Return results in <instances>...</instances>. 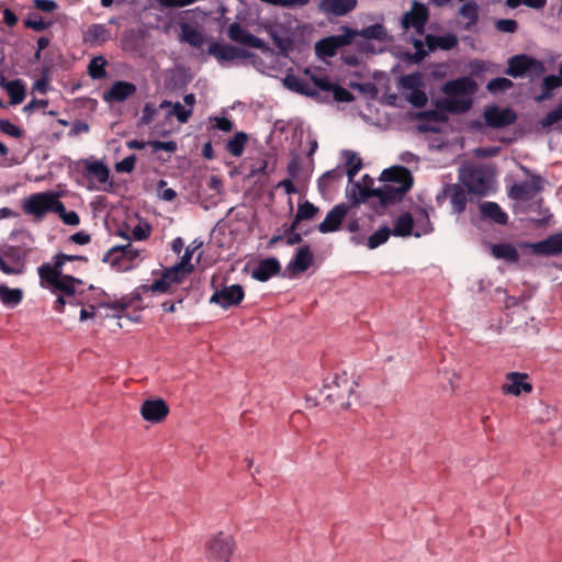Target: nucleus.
<instances>
[{
    "label": "nucleus",
    "instance_id": "obj_1",
    "mask_svg": "<svg viewBox=\"0 0 562 562\" xmlns=\"http://www.w3.org/2000/svg\"><path fill=\"white\" fill-rule=\"evenodd\" d=\"M356 383L347 372H335L324 380L321 393L328 405L346 409L350 406V397L355 393Z\"/></svg>",
    "mask_w": 562,
    "mask_h": 562
},
{
    "label": "nucleus",
    "instance_id": "obj_2",
    "mask_svg": "<svg viewBox=\"0 0 562 562\" xmlns=\"http://www.w3.org/2000/svg\"><path fill=\"white\" fill-rule=\"evenodd\" d=\"M37 273L41 286L49 289L54 294L60 292V295L67 297H75L77 285L82 284L80 279L59 271V263H57V267H50V263L45 262L37 268Z\"/></svg>",
    "mask_w": 562,
    "mask_h": 562
},
{
    "label": "nucleus",
    "instance_id": "obj_3",
    "mask_svg": "<svg viewBox=\"0 0 562 562\" xmlns=\"http://www.w3.org/2000/svg\"><path fill=\"white\" fill-rule=\"evenodd\" d=\"M23 211L41 221L48 212H64V203L53 191L38 192L24 201Z\"/></svg>",
    "mask_w": 562,
    "mask_h": 562
},
{
    "label": "nucleus",
    "instance_id": "obj_4",
    "mask_svg": "<svg viewBox=\"0 0 562 562\" xmlns=\"http://www.w3.org/2000/svg\"><path fill=\"white\" fill-rule=\"evenodd\" d=\"M459 180L470 193L479 196L486 195L491 187V175L482 166H470L460 169Z\"/></svg>",
    "mask_w": 562,
    "mask_h": 562
},
{
    "label": "nucleus",
    "instance_id": "obj_5",
    "mask_svg": "<svg viewBox=\"0 0 562 562\" xmlns=\"http://www.w3.org/2000/svg\"><path fill=\"white\" fill-rule=\"evenodd\" d=\"M235 549L236 541L234 537L221 531L206 541V559L210 562H229Z\"/></svg>",
    "mask_w": 562,
    "mask_h": 562
},
{
    "label": "nucleus",
    "instance_id": "obj_6",
    "mask_svg": "<svg viewBox=\"0 0 562 562\" xmlns=\"http://www.w3.org/2000/svg\"><path fill=\"white\" fill-rule=\"evenodd\" d=\"M357 187L359 188V198L357 199L358 203L364 202L371 196H375L379 198L381 204L384 206L400 202L408 191L407 183L402 187H395L392 183H384L378 189L360 188L359 184H357Z\"/></svg>",
    "mask_w": 562,
    "mask_h": 562
},
{
    "label": "nucleus",
    "instance_id": "obj_7",
    "mask_svg": "<svg viewBox=\"0 0 562 562\" xmlns=\"http://www.w3.org/2000/svg\"><path fill=\"white\" fill-rule=\"evenodd\" d=\"M546 71L543 63L525 54L509 58L506 74L514 78H520L527 72L532 76H541Z\"/></svg>",
    "mask_w": 562,
    "mask_h": 562
},
{
    "label": "nucleus",
    "instance_id": "obj_8",
    "mask_svg": "<svg viewBox=\"0 0 562 562\" xmlns=\"http://www.w3.org/2000/svg\"><path fill=\"white\" fill-rule=\"evenodd\" d=\"M27 255L26 250H21L13 246H8L0 252V270L4 274L19 276L25 271L24 259Z\"/></svg>",
    "mask_w": 562,
    "mask_h": 562
},
{
    "label": "nucleus",
    "instance_id": "obj_9",
    "mask_svg": "<svg viewBox=\"0 0 562 562\" xmlns=\"http://www.w3.org/2000/svg\"><path fill=\"white\" fill-rule=\"evenodd\" d=\"M139 256L138 249H135L128 241L126 245L112 247L103 258L104 262L117 266L120 269L132 268L133 261Z\"/></svg>",
    "mask_w": 562,
    "mask_h": 562
},
{
    "label": "nucleus",
    "instance_id": "obj_10",
    "mask_svg": "<svg viewBox=\"0 0 562 562\" xmlns=\"http://www.w3.org/2000/svg\"><path fill=\"white\" fill-rule=\"evenodd\" d=\"M355 36V31L348 29L346 34L322 38L315 44V53L322 58L334 57L337 50L350 44Z\"/></svg>",
    "mask_w": 562,
    "mask_h": 562
},
{
    "label": "nucleus",
    "instance_id": "obj_11",
    "mask_svg": "<svg viewBox=\"0 0 562 562\" xmlns=\"http://www.w3.org/2000/svg\"><path fill=\"white\" fill-rule=\"evenodd\" d=\"M245 297V292L241 285L233 284L223 286L220 290H215V292L210 297V303L216 304L224 310H227L232 306H237Z\"/></svg>",
    "mask_w": 562,
    "mask_h": 562
},
{
    "label": "nucleus",
    "instance_id": "obj_12",
    "mask_svg": "<svg viewBox=\"0 0 562 562\" xmlns=\"http://www.w3.org/2000/svg\"><path fill=\"white\" fill-rule=\"evenodd\" d=\"M429 12L424 3L414 1L408 12L402 18V25L405 30L414 29L417 34H423L428 21Z\"/></svg>",
    "mask_w": 562,
    "mask_h": 562
},
{
    "label": "nucleus",
    "instance_id": "obj_13",
    "mask_svg": "<svg viewBox=\"0 0 562 562\" xmlns=\"http://www.w3.org/2000/svg\"><path fill=\"white\" fill-rule=\"evenodd\" d=\"M516 113L509 109H501L496 105L486 108L484 111V120L487 126L493 128H503L515 123Z\"/></svg>",
    "mask_w": 562,
    "mask_h": 562
},
{
    "label": "nucleus",
    "instance_id": "obj_14",
    "mask_svg": "<svg viewBox=\"0 0 562 562\" xmlns=\"http://www.w3.org/2000/svg\"><path fill=\"white\" fill-rule=\"evenodd\" d=\"M542 190V178L535 176L529 180L515 183L509 190V196L517 201L533 199Z\"/></svg>",
    "mask_w": 562,
    "mask_h": 562
},
{
    "label": "nucleus",
    "instance_id": "obj_15",
    "mask_svg": "<svg viewBox=\"0 0 562 562\" xmlns=\"http://www.w3.org/2000/svg\"><path fill=\"white\" fill-rule=\"evenodd\" d=\"M169 406L162 398L146 400L140 406V415L146 422L158 424L166 419Z\"/></svg>",
    "mask_w": 562,
    "mask_h": 562
},
{
    "label": "nucleus",
    "instance_id": "obj_16",
    "mask_svg": "<svg viewBox=\"0 0 562 562\" xmlns=\"http://www.w3.org/2000/svg\"><path fill=\"white\" fill-rule=\"evenodd\" d=\"M476 90L477 83L468 76L448 80L442 86V92L448 97L465 95L472 98Z\"/></svg>",
    "mask_w": 562,
    "mask_h": 562
},
{
    "label": "nucleus",
    "instance_id": "obj_17",
    "mask_svg": "<svg viewBox=\"0 0 562 562\" xmlns=\"http://www.w3.org/2000/svg\"><path fill=\"white\" fill-rule=\"evenodd\" d=\"M349 211V205L339 203L335 205L326 215L324 221L319 223L317 229L322 234L334 233L339 229L344 218Z\"/></svg>",
    "mask_w": 562,
    "mask_h": 562
},
{
    "label": "nucleus",
    "instance_id": "obj_18",
    "mask_svg": "<svg viewBox=\"0 0 562 562\" xmlns=\"http://www.w3.org/2000/svg\"><path fill=\"white\" fill-rule=\"evenodd\" d=\"M528 375L519 372H510L506 375V382L502 386L504 394H512L515 396L521 393H530L532 385L527 381Z\"/></svg>",
    "mask_w": 562,
    "mask_h": 562
},
{
    "label": "nucleus",
    "instance_id": "obj_19",
    "mask_svg": "<svg viewBox=\"0 0 562 562\" xmlns=\"http://www.w3.org/2000/svg\"><path fill=\"white\" fill-rule=\"evenodd\" d=\"M136 90L137 88L134 83L119 80L115 81L111 88L103 93V100L105 102H124L133 94H135Z\"/></svg>",
    "mask_w": 562,
    "mask_h": 562
},
{
    "label": "nucleus",
    "instance_id": "obj_20",
    "mask_svg": "<svg viewBox=\"0 0 562 562\" xmlns=\"http://www.w3.org/2000/svg\"><path fill=\"white\" fill-rule=\"evenodd\" d=\"M227 36L236 43H240L250 47L260 48L263 45L261 38L249 33L239 23L234 22L227 27Z\"/></svg>",
    "mask_w": 562,
    "mask_h": 562
},
{
    "label": "nucleus",
    "instance_id": "obj_21",
    "mask_svg": "<svg viewBox=\"0 0 562 562\" xmlns=\"http://www.w3.org/2000/svg\"><path fill=\"white\" fill-rule=\"evenodd\" d=\"M313 263V254L308 245L297 249L294 258L288 263L286 270L291 276L305 272Z\"/></svg>",
    "mask_w": 562,
    "mask_h": 562
},
{
    "label": "nucleus",
    "instance_id": "obj_22",
    "mask_svg": "<svg viewBox=\"0 0 562 562\" xmlns=\"http://www.w3.org/2000/svg\"><path fill=\"white\" fill-rule=\"evenodd\" d=\"M83 173L100 184H105L110 179V170L101 160L82 159Z\"/></svg>",
    "mask_w": 562,
    "mask_h": 562
},
{
    "label": "nucleus",
    "instance_id": "obj_23",
    "mask_svg": "<svg viewBox=\"0 0 562 562\" xmlns=\"http://www.w3.org/2000/svg\"><path fill=\"white\" fill-rule=\"evenodd\" d=\"M381 180L384 183H392L395 187H402L407 182L408 190L413 186V178L409 170L402 166H395L383 170L381 173Z\"/></svg>",
    "mask_w": 562,
    "mask_h": 562
},
{
    "label": "nucleus",
    "instance_id": "obj_24",
    "mask_svg": "<svg viewBox=\"0 0 562 562\" xmlns=\"http://www.w3.org/2000/svg\"><path fill=\"white\" fill-rule=\"evenodd\" d=\"M442 193L450 199L453 213L461 214L465 211L468 196L463 187L460 184H447Z\"/></svg>",
    "mask_w": 562,
    "mask_h": 562
},
{
    "label": "nucleus",
    "instance_id": "obj_25",
    "mask_svg": "<svg viewBox=\"0 0 562 562\" xmlns=\"http://www.w3.org/2000/svg\"><path fill=\"white\" fill-rule=\"evenodd\" d=\"M281 270L279 260L274 257L262 259L252 270L251 277L260 282L268 281L271 277L277 276Z\"/></svg>",
    "mask_w": 562,
    "mask_h": 562
},
{
    "label": "nucleus",
    "instance_id": "obj_26",
    "mask_svg": "<svg viewBox=\"0 0 562 562\" xmlns=\"http://www.w3.org/2000/svg\"><path fill=\"white\" fill-rule=\"evenodd\" d=\"M473 104L471 97L446 98L437 101V109L451 114H461L468 112Z\"/></svg>",
    "mask_w": 562,
    "mask_h": 562
},
{
    "label": "nucleus",
    "instance_id": "obj_27",
    "mask_svg": "<svg viewBox=\"0 0 562 562\" xmlns=\"http://www.w3.org/2000/svg\"><path fill=\"white\" fill-rule=\"evenodd\" d=\"M532 250L539 255L555 256L562 254V232L531 245Z\"/></svg>",
    "mask_w": 562,
    "mask_h": 562
},
{
    "label": "nucleus",
    "instance_id": "obj_28",
    "mask_svg": "<svg viewBox=\"0 0 562 562\" xmlns=\"http://www.w3.org/2000/svg\"><path fill=\"white\" fill-rule=\"evenodd\" d=\"M83 42L90 46L102 45L111 40V31L104 24H91L83 33Z\"/></svg>",
    "mask_w": 562,
    "mask_h": 562
},
{
    "label": "nucleus",
    "instance_id": "obj_29",
    "mask_svg": "<svg viewBox=\"0 0 562 562\" xmlns=\"http://www.w3.org/2000/svg\"><path fill=\"white\" fill-rule=\"evenodd\" d=\"M357 5V0H322L319 8L324 13H330L341 16L352 11Z\"/></svg>",
    "mask_w": 562,
    "mask_h": 562
},
{
    "label": "nucleus",
    "instance_id": "obj_30",
    "mask_svg": "<svg viewBox=\"0 0 562 562\" xmlns=\"http://www.w3.org/2000/svg\"><path fill=\"white\" fill-rule=\"evenodd\" d=\"M480 212L483 218H488L496 224L505 225L508 221V215L496 202L486 201L481 203Z\"/></svg>",
    "mask_w": 562,
    "mask_h": 562
},
{
    "label": "nucleus",
    "instance_id": "obj_31",
    "mask_svg": "<svg viewBox=\"0 0 562 562\" xmlns=\"http://www.w3.org/2000/svg\"><path fill=\"white\" fill-rule=\"evenodd\" d=\"M491 254L496 259H503L510 263H516L519 260V254L517 249L507 243L491 244Z\"/></svg>",
    "mask_w": 562,
    "mask_h": 562
},
{
    "label": "nucleus",
    "instance_id": "obj_32",
    "mask_svg": "<svg viewBox=\"0 0 562 562\" xmlns=\"http://www.w3.org/2000/svg\"><path fill=\"white\" fill-rule=\"evenodd\" d=\"M414 217L411 213L406 212L401 214L394 222L392 233L397 237H408L414 235Z\"/></svg>",
    "mask_w": 562,
    "mask_h": 562
},
{
    "label": "nucleus",
    "instance_id": "obj_33",
    "mask_svg": "<svg viewBox=\"0 0 562 562\" xmlns=\"http://www.w3.org/2000/svg\"><path fill=\"white\" fill-rule=\"evenodd\" d=\"M459 15L467 20L463 29L471 31L479 22V5L475 1L464 2L459 9Z\"/></svg>",
    "mask_w": 562,
    "mask_h": 562
},
{
    "label": "nucleus",
    "instance_id": "obj_34",
    "mask_svg": "<svg viewBox=\"0 0 562 562\" xmlns=\"http://www.w3.org/2000/svg\"><path fill=\"white\" fill-rule=\"evenodd\" d=\"M142 293H144V292L142 290V286H139L131 294V296H124L120 300L112 301V302H102V303H100V306L112 308L117 312H123L127 307L133 306L135 302L140 301Z\"/></svg>",
    "mask_w": 562,
    "mask_h": 562
},
{
    "label": "nucleus",
    "instance_id": "obj_35",
    "mask_svg": "<svg viewBox=\"0 0 562 562\" xmlns=\"http://www.w3.org/2000/svg\"><path fill=\"white\" fill-rule=\"evenodd\" d=\"M181 41L194 48H200L204 44V35L200 30L183 23L181 25Z\"/></svg>",
    "mask_w": 562,
    "mask_h": 562
},
{
    "label": "nucleus",
    "instance_id": "obj_36",
    "mask_svg": "<svg viewBox=\"0 0 562 562\" xmlns=\"http://www.w3.org/2000/svg\"><path fill=\"white\" fill-rule=\"evenodd\" d=\"M414 227H415V232H414V236L415 237H420L423 235H427L429 233L432 232V224L430 222V218H429V214L427 213V211L423 207H419L416 213H415V217H414Z\"/></svg>",
    "mask_w": 562,
    "mask_h": 562
},
{
    "label": "nucleus",
    "instance_id": "obj_37",
    "mask_svg": "<svg viewBox=\"0 0 562 562\" xmlns=\"http://www.w3.org/2000/svg\"><path fill=\"white\" fill-rule=\"evenodd\" d=\"M171 110L168 112L169 116H176L179 123H187L189 119L191 117V109H188L186 105L181 104L180 102L172 103L171 101L164 100L159 104V109H168Z\"/></svg>",
    "mask_w": 562,
    "mask_h": 562
},
{
    "label": "nucleus",
    "instance_id": "obj_38",
    "mask_svg": "<svg viewBox=\"0 0 562 562\" xmlns=\"http://www.w3.org/2000/svg\"><path fill=\"white\" fill-rule=\"evenodd\" d=\"M23 299L21 289H10L4 284H0V302L7 307L18 306Z\"/></svg>",
    "mask_w": 562,
    "mask_h": 562
},
{
    "label": "nucleus",
    "instance_id": "obj_39",
    "mask_svg": "<svg viewBox=\"0 0 562 562\" xmlns=\"http://www.w3.org/2000/svg\"><path fill=\"white\" fill-rule=\"evenodd\" d=\"M209 53L218 60H233L238 56L237 48L231 45L213 43L209 47Z\"/></svg>",
    "mask_w": 562,
    "mask_h": 562
},
{
    "label": "nucleus",
    "instance_id": "obj_40",
    "mask_svg": "<svg viewBox=\"0 0 562 562\" xmlns=\"http://www.w3.org/2000/svg\"><path fill=\"white\" fill-rule=\"evenodd\" d=\"M248 135L244 132H237L232 139L226 143V150L234 157L243 155Z\"/></svg>",
    "mask_w": 562,
    "mask_h": 562
},
{
    "label": "nucleus",
    "instance_id": "obj_41",
    "mask_svg": "<svg viewBox=\"0 0 562 562\" xmlns=\"http://www.w3.org/2000/svg\"><path fill=\"white\" fill-rule=\"evenodd\" d=\"M5 86L7 92L10 97V103L13 105L22 103L25 98V86L22 80L15 79Z\"/></svg>",
    "mask_w": 562,
    "mask_h": 562
},
{
    "label": "nucleus",
    "instance_id": "obj_42",
    "mask_svg": "<svg viewBox=\"0 0 562 562\" xmlns=\"http://www.w3.org/2000/svg\"><path fill=\"white\" fill-rule=\"evenodd\" d=\"M355 33H356V35L358 34V32H355ZM359 35L364 38H369V40L383 41L386 38V30L382 24L376 23V24H372V25L363 27L359 32Z\"/></svg>",
    "mask_w": 562,
    "mask_h": 562
},
{
    "label": "nucleus",
    "instance_id": "obj_43",
    "mask_svg": "<svg viewBox=\"0 0 562 562\" xmlns=\"http://www.w3.org/2000/svg\"><path fill=\"white\" fill-rule=\"evenodd\" d=\"M391 234H393V233L387 226L380 227L376 232H374L371 236H369L368 243H367L368 247L370 249H374V248L383 245L384 243L387 241Z\"/></svg>",
    "mask_w": 562,
    "mask_h": 562
},
{
    "label": "nucleus",
    "instance_id": "obj_44",
    "mask_svg": "<svg viewBox=\"0 0 562 562\" xmlns=\"http://www.w3.org/2000/svg\"><path fill=\"white\" fill-rule=\"evenodd\" d=\"M106 60L103 56H98L91 59L88 71L91 78L102 79L106 76L105 71Z\"/></svg>",
    "mask_w": 562,
    "mask_h": 562
},
{
    "label": "nucleus",
    "instance_id": "obj_45",
    "mask_svg": "<svg viewBox=\"0 0 562 562\" xmlns=\"http://www.w3.org/2000/svg\"><path fill=\"white\" fill-rule=\"evenodd\" d=\"M346 158L347 176L349 181L352 182L355 177L362 167V161L356 153L349 150L346 151Z\"/></svg>",
    "mask_w": 562,
    "mask_h": 562
},
{
    "label": "nucleus",
    "instance_id": "obj_46",
    "mask_svg": "<svg viewBox=\"0 0 562 562\" xmlns=\"http://www.w3.org/2000/svg\"><path fill=\"white\" fill-rule=\"evenodd\" d=\"M171 286H172L171 282L162 273V276L159 279L155 280V282H153L151 284L142 285V290H143V292L168 293L170 291Z\"/></svg>",
    "mask_w": 562,
    "mask_h": 562
},
{
    "label": "nucleus",
    "instance_id": "obj_47",
    "mask_svg": "<svg viewBox=\"0 0 562 562\" xmlns=\"http://www.w3.org/2000/svg\"><path fill=\"white\" fill-rule=\"evenodd\" d=\"M187 273H190V271H187V269L179 263L164 271L165 277L171 282L172 285L180 284Z\"/></svg>",
    "mask_w": 562,
    "mask_h": 562
},
{
    "label": "nucleus",
    "instance_id": "obj_48",
    "mask_svg": "<svg viewBox=\"0 0 562 562\" xmlns=\"http://www.w3.org/2000/svg\"><path fill=\"white\" fill-rule=\"evenodd\" d=\"M318 213V207H316L310 201H305L299 204L296 212V222H302L305 220H312Z\"/></svg>",
    "mask_w": 562,
    "mask_h": 562
},
{
    "label": "nucleus",
    "instance_id": "obj_49",
    "mask_svg": "<svg viewBox=\"0 0 562 562\" xmlns=\"http://www.w3.org/2000/svg\"><path fill=\"white\" fill-rule=\"evenodd\" d=\"M341 176L342 172L339 169H331L323 173L317 181L319 191L325 192L328 189L330 182L340 179Z\"/></svg>",
    "mask_w": 562,
    "mask_h": 562
},
{
    "label": "nucleus",
    "instance_id": "obj_50",
    "mask_svg": "<svg viewBox=\"0 0 562 562\" xmlns=\"http://www.w3.org/2000/svg\"><path fill=\"white\" fill-rule=\"evenodd\" d=\"M401 85L406 90H416L423 87V78L419 72L405 75L401 78Z\"/></svg>",
    "mask_w": 562,
    "mask_h": 562
},
{
    "label": "nucleus",
    "instance_id": "obj_51",
    "mask_svg": "<svg viewBox=\"0 0 562 562\" xmlns=\"http://www.w3.org/2000/svg\"><path fill=\"white\" fill-rule=\"evenodd\" d=\"M513 85L514 83L512 80H509L507 78L498 77V78H494L491 81H488L486 89L491 93H497V92L505 91V90L512 88Z\"/></svg>",
    "mask_w": 562,
    "mask_h": 562
},
{
    "label": "nucleus",
    "instance_id": "obj_52",
    "mask_svg": "<svg viewBox=\"0 0 562 562\" xmlns=\"http://www.w3.org/2000/svg\"><path fill=\"white\" fill-rule=\"evenodd\" d=\"M407 100L415 108H423L427 104L428 97L422 88H418L411 91L407 95Z\"/></svg>",
    "mask_w": 562,
    "mask_h": 562
},
{
    "label": "nucleus",
    "instance_id": "obj_53",
    "mask_svg": "<svg viewBox=\"0 0 562 562\" xmlns=\"http://www.w3.org/2000/svg\"><path fill=\"white\" fill-rule=\"evenodd\" d=\"M52 25L50 22H45L42 16L33 15L24 21V26L36 32L47 30Z\"/></svg>",
    "mask_w": 562,
    "mask_h": 562
},
{
    "label": "nucleus",
    "instance_id": "obj_54",
    "mask_svg": "<svg viewBox=\"0 0 562 562\" xmlns=\"http://www.w3.org/2000/svg\"><path fill=\"white\" fill-rule=\"evenodd\" d=\"M562 120V102L553 110L548 112L541 120L543 127H550Z\"/></svg>",
    "mask_w": 562,
    "mask_h": 562
},
{
    "label": "nucleus",
    "instance_id": "obj_55",
    "mask_svg": "<svg viewBox=\"0 0 562 562\" xmlns=\"http://www.w3.org/2000/svg\"><path fill=\"white\" fill-rule=\"evenodd\" d=\"M201 246L202 243H196V240H194L190 246H188L183 256L181 257L180 262H178L179 265H182V267L186 268L187 271H192L193 266L190 263V261L192 259L193 252Z\"/></svg>",
    "mask_w": 562,
    "mask_h": 562
},
{
    "label": "nucleus",
    "instance_id": "obj_56",
    "mask_svg": "<svg viewBox=\"0 0 562 562\" xmlns=\"http://www.w3.org/2000/svg\"><path fill=\"white\" fill-rule=\"evenodd\" d=\"M0 131L14 138H20L23 135V131L7 119L0 120Z\"/></svg>",
    "mask_w": 562,
    "mask_h": 562
},
{
    "label": "nucleus",
    "instance_id": "obj_57",
    "mask_svg": "<svg viewBox=\"0 0 562 562\" xmlns=\"http://www.w3.org/2000/svg\"><path fill=\"white\" fill-rule=\"evenodd\" d=\"M148 146L153 148V151L165 150L168 153H175L178 149V145L175 140H148Z\"/></svg>",
    "mask_w": 562,
    "mask_h": 562
},
{
    "label": "nucleus",
    "instance_id": "obj_58",
    "mask_svg": "<svg viewBox=\"0 0 562 562\" xmlns=\"http://www.w3.org/2000/svg\"><path fill=\"white\" fill-rule=\"evenodd\" d=\"M440 49L450 50L458 45V38L453 34L437 35L435 38Z\"/></svg>",
    "mask_w": 562,
    "mask_h": 562
},
{
    "label": "nucleus",
    "instance_id": "obj_59",
    "mask_svg": "<svg viewBox=\"0 0 562 562\" xmlns=\"http://www.w3.org/2000/svg\"><path fill=\"white\" fill-rule=\"evenodd\" d=\"M311 80H312V86L314 87V89H316V91L321 90V91L329 92V91H331V89H334V83L326 76L318 77V76L312 75Z\"/></svg>",
    "mask_w": 562,
    "mask_h": 562
},
{
    "label": "nucleus",
    "instance_id": "obj_60",
    "mask_svg": "<svg viewBox=\"0 0 562 562\" xmlns=\"http://www.w3.org/2000/svg\"><path fill=\"white\" fill-rule=\"evenodd\" d=\"M157 113V108L153 103H146L142 110V116L139 119V125H149Z\"/></svg>",
    "mask_w": 562,
    "mask_h": 562
},
{
    "label": "nucleus",
    "instance_id": "obj_61",
    "mask_svg": "<svg viewBox=\"0 0 562 562\" xmlns=\"http://www.w3.org/2000/svg\"><path fill=\"white\" fill-rule=\"evenodd\" d=\"M136 162L135 155H130L125 157L123 160L115 164V170L117 172H126L130 173L134 170Z\"/></svg>",
    "mask_w": 562,
    "mask_h": 562
},
{
    "label": "nucleus",
    "instance_id": "obj_62",
    "mask_svg": "<svg viewBox=\"0 0 562 562\" xmlns=\"http://www.w3.org/2000/svg\"><path fill=\"white\" fill-rule=\"evenodd\" d=\"M495 26L499 32L514 33L516 32L518 24L515 20L502 19L496 22Z\"/></svg>",
    "mask_w": 562,
    "mask_h": 562
},
{
    "label": "nucleus",
    "instance_id": "obj_63",
    "mask_svg": "<svg viewBox=\"0 0 562 562\" xmlns=\"http://www.w3.org/2000/svg\"><path fill=\"white\" fill-rule=\"evenodd\" d=\"M63 220L66 225H78L80 222L79 215L75 211H67L64 206V212H55Z\"/></svg>",
    "mask_w": 562,
    "mask_h": 562
},
{
    "label": "nucleus",
    "instance_id": "obj_64",
    "mask_svg": "<svg viewBox=\"0 0 562 562\" xmlns=\"http://www.w3.org/2000/svg\"><path fill=\"white\" fill-rule=\"evenodd\" d=\"M334 93V98L336 101L340 102H349L352 100V94L345 88L334 83V89H331Z\"/></svg>",
    "mask_w": 562,
    "mask_h": 562
}]
</instances>
